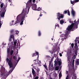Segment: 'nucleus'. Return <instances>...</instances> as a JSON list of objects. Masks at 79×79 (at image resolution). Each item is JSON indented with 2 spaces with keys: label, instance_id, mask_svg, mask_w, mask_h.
Instances as JSON below:
<instances>
[{
  "label": "nucleus",
  "instance_id": "nucleus-1",
  "mask_svg": "<svg viewBox=\"0 0 79 79\" xmlns=\"http://www.w3.org/2000/svg\"><path fill=\"white\" fill-rule=\"evenodd\" d=\"M27 7L24 8L21 14L19 15L17 17L16 19H20L21 21L20 23V25L23 24V22L24 21V16L25 15L27 14Z\"/></svg>",
  "mask_w": 79,
  "mask_h": 79
},
{
  "label": "nucleus",
  "instance_id": "nucleus-2",
  "mask_svg": "<svg viewBox=\"0 0 79 79\" xmlns=\"http://www.w3.org/2000/svg\"><path fill=\"white\" fill-rule=\"evenodd\" d=\"M73 21H70L69 23L72 24L70 26L68 27L66 29V32L67 34H69V33H70L71 31V30L73 28V27H75L76 29H77L78 25H79V19H78V20L76 22L73 23Z\"/></svg>",
  "mask_w": 79,
  "mask_h": 79
},
{
  "label": "nucleus",
  "instance_id": "nucleus-3",
  "mask_svg": "<svg viewBox=\"0 0 79 79\" xmlns=\"http://www.w3.org/2000/svg\"><path fill=\"white\" fill-rule=\"evenodd\" d=\"M13 52H14V51L13 50H11L10 52V49H7L8 56L9 57V61L8 62V64L10 67V68H12L13 66V63L11 62V61H12L13 59V58L12 56V55L13 54Z\"/></svg>",
  "mask_w": 79,
  "mask_h": 79
},
{
  "label": "nucleus",
  "instance_id": "nucleus-4",
  "mask_svg": "<svg viewBox=\"0 0 79 79\" xmlns=\"http://www.w3.org/2000/svg\"><path fill=\"white\" fill-rule=\"evenodd\" d=\"M7 4L6 3L4 6L3 8V12H2V13L1 15V17H5V12H6V8H7Z\"/></svg>",
  "mask_w": 79,
  "mask_h": 79
},
{
  "label": "nucleus",
  "instance_id": "nucleus-5",
  "mask_svg": "<svg viewBox=\"0 0 79 79\" xmlns=\"http://www.w3.org/2000/svg\"><path fill=\"white\" fill-rule=\"evenodd\" d=\"M19 31L18 30H15V31L14 29H12L10 31V35H13V36L15 35H18L19 34Z\"/></svg>",
  "mask_w": 79,
  "mask_h": 79
},
{
  "label": "nucleus",
  "instance_id": "nucleus-6",
  "mask_svg": "<svg viewBox=\"0 0 79 79\" xmlns=\"http://www.w3.org/2000/svg\"><path fill=\"white\" fill-rule=\"evenodd\" d=\"M57 19H58L59 21H60L61 19H63L64 18V15L63 14H61L60 13H58L57 14Z\"/></svg>",
  "mask_w": 79,
  "mask_h": 79
},
{
  "label": "nucleus",
  "instance_id": "nucleus-7",
  "mask_svg": "<svg viewBox=\"0 0 79 79\" xmlns=\"http://www.w3.org/2000/svg\"><path fill=\"white\" fill-rule=\"evenodd\" d=\"M60 37L62 38L63 40H64V39H67L68 35H66V34H61L60 35Z\"/></svg>",
  "mask_w": 79,
  "mask_h": 79
},
{
  "label": "nucleus",
  "instance_id": "nucleus-8",
  "mask_svg": "<svg viewBox=\"0 0 79 79\" xmlns=\"http://www.w3.org/2000/svg\"><path fill=\"white\" fill-rule=\"evenodd\" d=\"M32 5V0H29L28 1L27 3L26 4V6H28L29 8H30L31 5Z\"/></svg>",
  "mask_w": 79,
  "mask_h": 79
},
{
  "label": "nucleus",
  "instance_id": "nucleus-9",
  "mask_svg": "<svg viewBox=\"0 0 79 79\" xmlns=\"http://www.w3.org/2000/svg\"><path fill=\"white\" fill-rule=\"evenodd\" d=\"M71 8L72 9V10H71L72 15L73 17H74V16H75L76 15V12L74 10L73 8L71 7Z\"/></svg>",
  "mask_w": 79,
  "mask_h": 79
},
{
  "label": "nucleus",
  "instance_id": "nucleus-10",
  "mask_svg": "<svg viewBox=\"0 0 79 79\" xmlns=\"http://www.w3.org/2000/svg\"><path fill=\"white\" fill-rule=\"evenodd\" d=\"M13 39V41L15 40V36L13 35H10V38L9 39V41L11 42V40Z\"/></svg>",
  "mask_w": 79,
  "mask_h": 79
},
{
  "label": "nucleus",
  "instance_id": "nucleus-11",
  "mask_svg": "<svg viewBox=\"0 0 79 79\" xmlns=\"http://www.w3.org/2000/svg\"><path fill=\"white\" fill-rule=\"evenodd\" d=\"M48 68L49 69L51 70V71H53L54 70V68H53V64H51V65H49Z\"/></svg>",
  "mask_w": 79,
  "mask_h": 79
},
{
  "label": "nucleus",
  "instance_id": "nucleus-12",
  "mask_svg": "<svg viewBox=\"0 0 79 79\" xmlns=\"http://www.w3.org/2000/svg\"><path fill=\"white\" fill-rule=\"evenodd\" d=\"M32 74H33L34 77H35V76H37L36 72L35 71L34 69L33 68L32 69Z\"/></svg>",
  "mask_w": 79,
  "mask_h": 79
},
{
  "label": "nucleus",
  "instance_id": "nucleus-13",
  "mask_svg": "<svg viewBox=\"0 0 79 79\" xmlns=\"http://www.w3.org/2000/svg\"><path fill=\"white\" fill-rule=\"evenodd\" d=\"M36 55H38V58H39V52H36L35 53H34L33 54V56H32V57H34V56H35Z\"/></svg>",
  "mask_w": 79,
  "mask_h": 79
},
{
  "label": "nucleus",
  "instance_id": "nucleus-14",
  "mask_svg": "<svg viewBox=\"0 0 79 79\" xmlns=\"http://www.w3.org/2000/svg\"><path fill=\"white\" fill-rule=\"evenodd\" d=\"M32 9L33 10H37V5L35 4H34L32 7Z\"/></svg>",
  "mask_w": 79,
  "mask_h": 79
},
{
  "label": "nucleus",
  "instance_id": "nucleus-15",
  "mask_svg": "<svg viewBox=\"0 0 79 79\" xmlns=\"http://www.w3.org/2000/svg\"><path fill=\"white\" fill-rule=\"evenodd\" d=\"M18 60H17V58L16 57V58L15 57V56H13V59L14 60H16V61H17L18 62L19 61V60H20V58L18 57Z\"/></svg>",
  "mask_w": 79,
  "mask_h": 79
},
{
  "label": "nucleus",
  "instance_id": "nucleus-16",
  "mask_svg": "<svg viewBox=\"0 0 79 79\" xmlns=\"http://www.w3.org/2000/svg\"><path fill=\"white\" fill-rule=\"evenodd\" d=\"M75 46L76 47V49L77 50H78V48H77V42H76L75 43Z\"/></svg>",
  "mask_w": 79,
  "mask_h": 79
},
{
  "label": "nucleus",
  "instance_id": "nucleus-17",
  "mask_svg": "<svg viewBox=\"0 0 79 79\" xmlns=\"http://www.w3.org/2000/svg\"><path fill=\"white\" fill-rule=\"evenodd\" d=\"M17 19V21L15 22V24H16L17 23H19V21L21 20V19Z\"/></svg>",
  "mask_w": 79,
  "mask_h": 79
},
{
  "label": "nucleus",
  "instance_id": "nucleus-18",
  "mask_svg": "<svg viewBox=\"0 0 79 79\" xmlns=\"http://www.w3.org/2000/svg\"><path fill=\"white\" fill-rule=\"evenodd\" d=\"M37 70V73H38V75H37V76H39V71H40V69H39V68H37V69H36Z\"/></svg>",
  "mask_w": 79,
  "mask_h": 79
},
{
  "label": "nucleus",
  "instance_id": "nucleus-19",
  "mask_svg": "<svg viewBox=\"0 0 79 79\" xmlns=\"http://www.w3.org/2000/svg\"><path fill=\"white\" fill-rule=\"evenodd\" d=\"M64 23V22L63 20H60V23L61 24H63V23Z\"/></svg>",
  "mask_w": 79,
  "mask_h": 79
},
{
  "label": "nucleus",
  "instance_id": "nucleus-20",
  "mask_svg": "<svg viewBox=\"0 0 79 79\" xmlns=\"http://www.w3.org/2000/svg\"><path fill=\"white\" fill-rule=\"evenodd\" d=\"M57 63H58V64L59 65V66H60L61 64V62L60 61V60H58L57 61Z\"/></svg>",
  "mask_w": 79,
  "mask_h": 79
},
{
  "label": "nucleus",
  "instance_id": "nucleus-21",
  "mask_svg": "<svg viewBox=\"0 0 79 79\" xmlns=\"http://www.w3.org/2000/svg\"><path fill=\"white\" fill-rule=\"evenodd\" d=\"M14 45H16V44H17V40H16L14 41Z\"/></svg>",
  "mask_w": 79,
  "mask_h": 79
},
{
  "label": "nucleus",
  "instance_id": "nucleus-22",
  "mask_svg": "<svg viewBox=\"0 0 79 79\" xmlns=\"http://www.w3.org/2000/svg\"><path fill=\"white\" fill-rule=\"evenodd\" d=\"M1 70L2 71H5V68L4 67L2 66L1 68Z\"/></svg>",
  "mask_w": 79,
  "mask_h": 79
},
{
  "label": "nucleus",
  "instance_id": "nucleus-23",
  "mask_svg": "<svg viewBox=\"0 0 79 79\" xmlns=\"http://www.w3.org/2000/svg\"><path fill=\"white\" fill-rule=\"evenodd\" d=\"M43 66L46 69V70H48V69H47V66L46 65H44Z\"/></svg>",
  "mask_w": 79,
  "mask_h": 79
},
{
  "label": "nucleus",
  "instance_id": "nucleus-24",
  "mask_svg": "<svg viewBox=\"0 0 79 79\" xmlns=\"http://www.w3.org/2000/svg\"><path fill=\"white\" fill-rule=\"evenodd\" d=\"M70 2L71 4H72V5H74V4H75V2H74V1H71Z\"/></svg>",
  "mask_w": 79,
  "mask_h": 79
},
{
  "label": "nucleus",
  "instance_id": "nucleus-25",
  "mask_svg": "<svg viewBox=\"0 0 79 79\" xmlns=\"http://www.w3.org/2000/svg\"><path fill=\"white\" fill-rule=\"evenodd\" d=\"M3 5H4V4H3V3L1 4L0 6L1 8H3Z\"/></svg>",
  "mask_w": 79,
  "mask_h": 79
},
{
  "label": "nucleus",
  "instance_id": "nucleus-26",
  "mask_svg": "<svg viewBox=\"0 0 79 79\" xmlns=\"http://www.w3.org/2000/svg\"><path fill=\"white\" fill-rule=\"evenodd\" d=\"M55 62V64H54V66H56L57 65V64H58V63H57V61H54Z\"/></svg>",
  "mask_w": 79,
  "mask_h": 79
},
{
  "label": "nucleus",
  "instance_id": "nucleus-27",
  "mask_svg": "<svg viewBox=\"0 0 79 79\" xmlns=\"http://www.w3.org/2000/svg\"><path fill=\"white\" fill-rule=\"evenodd\" d=\"M2 24H3V22H2L0 20V29L1 28V26H2Z\"/></svg>",
  "mask_w": 79,
  "mask_h": 79
},
{
  "label": "nucleus",
  "instance_id": "nucleus-28",
  "mask_svg": "<svg viewBox=\"0 0 79 79\" xmlns=\"http://www.w3.org/2000/svg\"><path fill=\"white\" fill-rule=\"evenodd\" d=\"M76 64L77 65H79V59L77 61Z\"/></svg>",
  "mask_w": 79,
  "mask_h": 79
},
{
  "label": "nucleus",
  "instance_id": "nucleus-29",
  "mask_svg": "<svg viewBox=\"0 0 79 79\" xmlns=\"http://www.w3.org/2000/svg\"><path fill=\"white\" fill-rule=\"evenodd\" d=\"M68 11V10H65L64 11V12H63V13L64 15V14H66V13H67Z\"/></svg>",
  "mask_w": 79,
  "mask_h": 79
},
{
  "label": "nucleus",
  "instance_id": "nucleus-30",
  "mask_svg": "<svg viewBox=\"0 0 79 79\" xmlns=\"http://www.w3.org/2000/svg\"><path fill=\"white\" fill-rule=\"evenodd\" d=\"M38 35L39 36H40L41 35V32L40 31H38Z\"/></svg>",
  "mask_w": 79,
  "mask_h": 79
},
{
  "label": "nucleus",
  "instance_id": "nucleus-31",
  "mask_svg": "<svg viewBox=\"0 0 79 79\" xmlns=\"http://www.w3.org/2000/svg\"><path fill=\"white\" fill-rule=\"evenodd\" d=\"M55 29H56V27H59V25H58V24H57V23H56V25H55Z\"/></svg>",
  "mask_w": 79,
  "mask_h": 79
},
{
  "label": "nucleus",
  "instance_id": "nucleus-32",
  "mask_svg": "<svg viewBox=\"0 0 79 79\" xmlns=\"http://www.w3.org/2000/svg\"><path fill=\"white\" fill-rule=\"evenodd\" d=\"M58 69H59V68H58V67H57V66H56V67H55V70H56V71H58Z\"/></svg>",
  "mask_w": 79,
  "mask_h": 79
},
{
  "label": "nucleus",
  "instance_id": "nucleus-33",
  "mask_svg": "<svg viewBox=\"0 0 79 79\" xmlns=\"http://www.w3.org/2000/svg\"><path fill=\"white\" fill-rule=\"evenodd\" d=\"M79 39V38H77V37L76 38V40H75L74 41L75 42H77V41H78V39Z\"/></svg>",
  "mask_w": 79,
  "mask_h": 79
},
{
  "label": "nucleus",
  "instance_id": "nucleus-34",
  "mask_svg": "<svg viewBox=\"0 0 79 79\" xmlns=\"http://www.w3.org/2000/svg\"><path fill=\"white\" fill-rule=\"evenodd\" d=\"M68 15H69V16H70V12H69V10H68Z\"/></svg>",
  "mask_w": 79,
  "mask_h": 79
},
{
  "label": "nucleus",
  "instance_id": "nucleus-35",
  "mask_svg": "<svg viewBox=\"0 0 79 79\" xmlns=\"http://www.w3.org/2000/svg\"><path fill=\"white\" fill-rule=\"evenodd\" d=\"M75 3H77L79 2V0H74Z\"/></svg>",
  "mask_w": 79,
  "mask_h": 79
},
{
  "label": "nucleus",
  "instance_id": "nucleus-36",
  "mask_svg": "<svg viewBox=\"0 0 79 79\" xmlns=\"http://www.w3.org/2000/svg\"><path fill=\"white\" fill-rule=\"evenodd\" d=\"M49 66H50L51 65H52V64H51V63H52V61H49Z\"/></svg>",
  "mask_w": 79,
  "mask_h": 79
},
{
  "label": "nucleus",
  "instance_id": "nucleus-37",
  "mask_svg": "<svg viewBox=\"0 0 79 79\" xmlns=\"http://www.w3.org/2000/svg\"><path fill=\"white\" fill-rule=\"evenodd\" d=\"M36 61H37V60H33V61L34 63V64H37V63H36L35 62Z\"/></svg>",
  "mask_w": 79,
  "mask_h": 79
},
{
  "label": "nucleus",
  "instance_id": "nucleus-38",
  "mask_svg": "<svg viewBox=\"0 0 79 79\" xmlns=\"http://www.w3.org/2000/svg\"><path fill=\"white\" fill-rule=\"evenodd\" d=\"M40 10H41V9L40 8V7L38 8L37 9V11H40Z\"/></svg>",
  "mask_w": 79,
  "mask_h": 79
},
{
  "label": "nucleus",
  "instance_id": "nucleus-39",
  "mask_svg": "<svg viewBox=\"0 0 79 79\" xmlns=\"http://www.w3.org/2000/svg\"><path fill=\"white\" fill-rule=\"evenodd\" d=\"M59 77H61V76H62V75H61V73H60L59 74Z\"/></svg>",
  "mask_w": 79,
  "mask_h": 79
},
{
  "label": "nucleus",
  "instance_id": "nucleus-40",
  "mask_svg": "<svg viewBox=\"0 0 79 79\" xmlns=\"http://www.w3.org/2000/svg\"><path fill=\"white\" fill-rule=\"evenodd\" d=\"M71 47H72V48H73L74 47V43H72L71 44Z\"/></svg>",
  "mask_w": 79,
  "mask_h": 79
},
{
  "label": "nucleus",
  "instance_id": "nucleus-41",
  "mask_svg": "<svg viewBox=\"0 0 79 79\" xmlns=\"http://www.w3.org/2000/svg\"><path fill=\"white\" fill-rule=\"evenodd\" d=\"M3 73H1L0 74V77H3Z\"/></svg>",
  "mask_w": 79,
  "mask_h": 79
},
{
  "label": "nucleus",
  "instance_id": "nucleus-42",
  "mask_svg": "<svg viewBox=\"0 0 79 79\" xmlns=\"http://www.w3.org/2000/svg\"><path fill=\"white\" fill-rule=\"evenodd\" d=\"M6 60L7 62H9V61H10V60H9V59L8 58H7L6 59Z\"/></svg>",
  "mask_w": 79,
  "mask_h": 79
},
{
  "label": "nucleus",
  "instance_id": "nucleus-43",
  "mask_svg": "<svg viewBox=\"0 0 79 79\" xmlns=\"http://www.w3.org/2000/svg\"><path fill=\"white\" fill-rule=\"evenodd\" d=\"M74 59H73V61H72V64H73V65H74Z\"/></svg>",
  "mask_w": 79,
  "mask_h": 79
},
{
  "label": "nucleus",
  "instance_id": "nucleus-44",
  "mask_svg": "<svg viewBox=\"0 0 79 79\" xmlns=\"http://www.w3.org/2000/svg\"><path fill=\"white\" fill-rule=\"evenodd\" d=\"M35 79H39V76H36L35 78Z\"/></svg>",
  "mask_w": 79,
  "mask_h": 79
},
{
  "label": "nucleus",
  "instance_id": "nucleus-45",
  "mask_svg": "<svg viewBox=\"0 0 79 79\" xmlns=\"http://www.w3.org/2000/svg\"><path fill=\"white\" fill-rule=\"evenodd\" d=\"M73 58L74 59H76V55H74Z\"/></svg>",
  "mask_w": 79,
  "mask_h": 79
},
{
  "label": "nucleus",
  "instance_id": "nucleus-46",
  "mask_svg": "<svg viewBox=\"0 0 79 79\" xmlns=\"http://www.w3.org/2000/svg\"><path fill=\"white\" fill-rule=\"evenodd\" d=\"M74 79H77V77L76 76H74Z\"/></svg>",
  "mask_w": 79,
  "mask_h": 79
},
{
  "label": "nucleus",
  "instance_id": "nucleus-47",
  "mask_svg": "<svg viewBox=\"0 0 79 79\" xmlns=\"http://www.w3.org/2000/svg\"><path fill=\"white\" fill-rule=\"evenodd\" d=\"M69 79L68 75H67L65 79Z\"/></svg>",
  "mask_w": 79,
  "mask_h": 79
},
{
  "label": "nucleus",
  "instance_id": "nucleus-48",
  "mask_svg": "<svg viewBox=\"0 0 79 79\" xmlns=\"http://www.w3.org/2000/svg\"><path fill=\"white\" fill-rule=\"evenodd\" d=\"M29 11V8H28V9H27V12H28V13Z\"/></svg>",
  "mask_w": 79,
  "mask_h": 79
},
{
  "label": "nucleus",
  "instance_id": "nucleus-49",
  "mask_svg": "<svg viewBox=\"0 0 79 79\" xmlns=\"http://www.w3.org/2000/svg\"><path fill=\"white\" fill-rule=\"evenodd\" d=\"M13 69H12L11 70H10V72H12V71H13Z\"/></svg>",
  "mask_w": 79,
  "mask_h": 79
},
{
  "label": "nucleus",
  "instance_id": "nucleus-50",
  "mask_svg": "<svg viewBox=\"0 0 79 79\" xmlns=\"http://www.w3.org/2000/svg\"><path fill=\"white\" fill-rule=\"evenodd\" d=\"M12 0H8V2H11V1Z\"/></svg>",
  "mask_w": 79,
  "mask_h": 79
},
{
  "label": "nucleus",
  "instance_id": "nucleus-51",
  "mask_svg": "<svg viewBox=\"0 0 79 79\" xmlns=\"http://www.w3.org/2000/svg\"><path fill=\"white\" fill-rule=\"evenodd\" d=\"M60 56H62V54H61V53H60Z\"/></svg>",
  "mask_w": 79,
  "mask_h": 79
},
{
  "label": "nucleus",
  "instance_id": "nucleus-52",
  "mask_svg": "<svg viewBox=\"0 0 79 79\" xmlns=\"http://www.w3.org/2000/svg\"><path fill=\"white\" fill-rule=\"evenodd\" d=\"M42 16V14H41H41L40 15V16Z\"/></svg>",
  "mask_w": 79,
  "mask_h": 79
},
{
  "label": "nucleus",
  "instance_id": "nucleus-53",
  "mask_svg": "<svg viewBox=\"0 0 79 79\" xmlns=\"http://www.w3.org/2000/svg\"><path fill=\"white\" fill-rule=\"evenodd\" d=\"M35 0H33L32 2L34 3V2H35Z\"/></svg>",
  "mask_w": 79,
  "mask_h": 79
},
{
  "label": "nucleus",
  "instance_id": "nucleus-54",
  "mask_svg": "<svg viewBox=\"0 0 79 79\" xmlns=\"http://www.w3.org/2000/svg\"><path fill=\"white\" fill-rule=\"evenodd\" d=\"M14 22H15V21H14V20L12 21V23H14Z\"/></svg>",
  "mask_w": 79,
  "mask_h": 79
},
{
  "label": "nucleus",
  "instance_id": "nucleus-55",
  "mask_svg": "<svg viewBox=\"0 0 79 79\" xmlns=\"http://www.w3.org/2000/svg\"><path fill=\"white\" fill-rule=\"evenodd\" d=\"M48 58H49V56H46V58H48Z\"/></svg>",
  "mask_w": 79,
  "mask_h": 79
},
{
  "label": "nucleus",
  "instance_id": "nucleus-56",
  "mask_svg": "<svg viewBox=\"0 0 79 79\" xmlns=\"http://www.w3.org/2000/svg\"><path fill=\"white\" fill-rule=\"evenodd\" d=\"M72 79H74V77H72Z\"/></svg>",
  "mask_w": 79,
  "mask_h": 79
},
{
  "label": "nucleus",
  "instance_id": "nucleus-57",
  "mask_svg": "<svg viewBox=\"0 0 79 79\" xmlns=\"http://www.w3.org/2000/svg\"><path fill=\"white\" fill-rule=\"evenodd\" d=\"M75 22H76V20L74 21V23H75Z\"/></svg>",
  "mask_w": 79,
  "mask_h": 79
},
{
  "label": "nucleus",
  "instance_id": "nucleus-58",
  "mask_svg": "<svg viewBox=\"0 0 79 79\" xmlns=\"http://www.w3.org/2000/svg\"><path fill=\"white\" fill-rule=\"evenodd\" d=\"M39 19H40V17H39V19H37L38 21H39Z\"/></svg>",
  "mask_w": 79,
  "mask_h": 79
},
{
  "label": "nucleus",
  "instance_id": "nucleus-59",
  "mask_svg": "<svg viewBox=\"0 0 79 79\" xmlns=\"http://www.w3.org/2000/svg\"><path fill=\"white\" fill-rule=\"evenodd\" d=\"M52 40H53V38H52Z\"/></svg>",
  "mask_w": 79,
  "mask_h": 79
},
{
  "label": "nucleus",
  "instance_id": "nucleus-60",
  "mask_svg": "<svg viewBox=\"0 0 79 79\" xmlns=\"http://www.w3.org/2000/svg\"><path fill=\"white\" fill-rule=\"evenodd\" d=\"M49 79H53L52 78H49Z\"/></svg>",
  "mask_w": 79,
  "mask_h": 79
},
{
  "label": "nucleus",
  "instance_id": "nucleus-61",
  "mask_svg": "<svg viewBox=\"0 0 79 79\" xmlns=\"http://www.w3.org/2000/svg\"><path fill=\"white\" fill-rule=\"evenodd\" d=\"M72 53V52H71V51L70 52V53Z\"/></svg>",
  "mask_w": 79,
  "mask_h": 79
},
{
  "label": "nucleus",
  "instance_id": "nucleus-62",
  "mask_svg": "<svg viewBox=\"0 0 79 79\" xmlns=\"http://www.w3.org/2000/svg\"><path fill=\"white\" fill-rule=\"evenodd\" d=\"M53 52H52V53H51V54H53Z\"/></svg>",
  "mask_w": 79,
  "mask_h": 79
},
{
  "label": "nucleus",
  "instance_id": "nucleus-63",
  "mask_svg": "<svg viewBox=\"0 0 79 79\" xmlns=\"http://www.w3.org/2000/svg\"><path fill=\"white\" fill-rule=\"evenodd\" d=\"M72 31H74V30H72Z\"/></svg>",
  "mask_w": 79,
  "mask_h": 79
},
{
  "label": "nucleus",
  "instance_id": "nucleus-64",
  "mask_svg": "<svg viewBox=\"0 0 79 79\" xmlns=\"http://www.w3.org/2000/svg\"><path fill=\"white\" fill-rule=\"evenodd\" d=\"M67 73H68V71H67Z\"/></svg>",
  "mask_w": 79,
  "mask_h": 79
}]
</instances>
